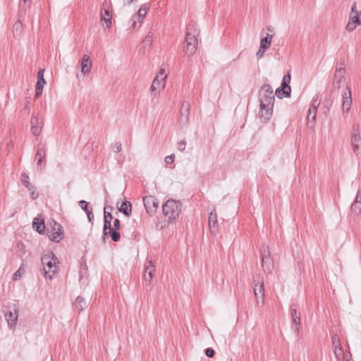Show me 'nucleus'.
Returning <instances> with one entry per match:
<instances>
[{"instance_id":"nucleus-1","label":"nucleus","mask_w":361,"mask_h":361,"mask_svg":"<svg viewBox=\"0 0 361 361\" xmlns=\"http://www.w3.org/2000/svg\"><path fill=\"white\" fill-rule=\"evenodd\" d=\"M273 89L269 84L262 85L259 91V117L264 123H267L272 116L274 104Z\"/></svg>"},{"instance_id":"nucleus-2","label":"nucleus","mask_w":361,"mask_h":361,"mask_svg":"<svg viewBox=\"0 0 361 361\" xmlns=\"http://www.w3.org/2000/svg\"><path fill=\"white\" fill-rule=\"evenodd\" d=\"M41 261L44 277L51 280L59 271L60 263L59 259L52 252L48 251L42 255Z\"/></svg>"},{"instance_id":"nucleus-3","label":"nucleus","mask_w":361,"mask_h":361,"mask_svg":"<svg viewBox=\"0 0 361 361\" xmlns=\"http://www.w3.org/2000/svg\"><path fill=\"white\" fill-rule=\"evenodd\" d=\"M199 31L193 26L188 28L184 42L183 50L186 55H193L197 49V37Z\"/></svg>"},{"instance_id":"nucleus-4","label":"nucleus","mask_w":361,"mask_h":361,"mask_svg":"<svg viewBox=\"0 0 361 361\" xmlns=\"http://www.w3.org/2000/svg\"><path fill=\"white\" fill-rule=\"evenodd\" d=\"M162 210L168 221L172 223L178 218L181 211V204L174 200H169L163 204Z\"/></svg>"},{"instance_id":"nucleus-5","label":"nucleus","mask_w":361,"mask_h":361,"mask_svg":"<svg viewBox=\"0 0 361 361\" xmlns=\"http://www.w3.org/2000/svg\"><path fill=\"white\" fill-rule=\"evenodd\" d=\"M113 8L111 1H104L100 11V23L103 29H110L112 26Z\"/></svg>"},{"instance_id":"nucleus-6","label":"nucleus","mask_w":361,"mask_h":361,"mask_svg":"<svg viewBox=\"0 0 361 361\" xmlns=\"http://www.w3.org/2000/svg\"><path fill=\"white\" fill-rule=\"evenodd\" d=\"M148 9L149 6L147 4L141 6L137 12L135 13L130 19L129 29L131 30H136L141 27L142 21L147 13Z\"/></svg>"},{"instance_id":"nucleus-7","label":"nucleus","mask_w":361,"mask_h":361,"mask_svg":"<svg viewBox=\"0 0 361 361\" xmlns=\"http://www.w3.org/2000/svg\"><path fill=\"white\" fill-rule=\"evenodd\" d=\"M321 99L319 98L318 95H315L312 100V103L308 111V114L307 117V126L310 128H313L314 127V124L317 118V112L319 106L320 105Z\"/></svg>"},{"instance_id":"nucleus-8","label":"nucleus","mask_w":361,"mask_h":361,"mask_svg":"<svg viewBox=\"0 0 361 361\" xmlns=\"http://www.w3.org/2000/svg\"><path fill=\"white\" fill-rule=\"evenodd\" d=\"M361 24V10L357 11L356 4L354 3L351 7V11L349 16V22L348 23L345 29L351 32L354 30L357 25Z\"/></svg>"},{"instance_id":"nucleus-9","label":"nucleus","mask_w":361,"mask_h":361,"mask_svg":"<svg viewBox=\"0 0 361 361\" xmlns=\"http://www.w3.org/2000/svg\"><path fill=\"white\" fill-rule=\"evenodd\" d=\"M110 219H108V216L106 214V212L104 210V229L103 234L104 236L107 235L109 229V233L113 241L118 242L120 240L121 235L120 233L114 230V228L111 227V221L112 219V215L109 214Z\"/></svg>"},{"instance_id":"nucleus-10","label":"nucleus","mask_w":361,"mask_h":361,"mask_svg":"<svg viewBox=\"0 0 361 361\" xmlns=\"http://www.w3.org/2000/svg\"><path fill=\"white\" fill-rule=\"evenodd\" d=\"M143 204L148 214L154 215L159 207L158 200L152 195L143 197Z\"/></svg>"},{"instance_id":"nucleus-11","label":"nucleus","mask_w":361,"mask_h":361,"mask_svg":"<svg viewBox=\"0 0 361 361\" xmlns=\"http://www.w3.org/2000/svg\"><path fill=\"white\" fill-rule=\"evenodd\" d=\"M290 81V76L288 73L283 76L281 87L276 90L275 94L279 98L290 96L291 91L290 87L288 85Z\"/></svg>"},{"instance_id":"nucleus-12","label":"nucleus","mask_w":361,"mask_h":361,"mask_svg":"<svg viewBox=\"0 0 361 361\" xmlns=\"http://www.w3.org/2000/svg\"><path fill=\"white\" fill-rule=\"evenodd\" d=\"M262 265L264 271H270L273 267V261L270 258L269 247L264 245L261 248Z\"/></svg>"},{"instance_id":"nucleus-13","label":"nucleus","mask_w":361,"mask_h":361,"mask_svg":"<svg viewBox=\"0 0 361 361\" xmlns=\"http://www.w3.org/2000/svg\"><path fill=\"white\" fill-rule=\"evenodd\" d=\"M253 292L255 298H264V280L259 275L253 277Z\"/></svg>"},{"instance_id":"nucleus-14","label":"nucleus","mask_w":361,"mask_h":361,"mask_svg":"<svg viewBox=\"0 0 361 361\" xmlns=\"http://www.w3.org/2000/svg\"><path fill=\"white\" fill-rule=\"evenodd\" d=\"M4 316L8 326L11 328L14 327L18 320V309L16 305H13L8 310H4Z\"/></svg>"},{"instance_id":"nucleus-15","label":"nucleus","mask_w":361,"mask_h":361,"mask_svg":"<svg viewBox=\"0 0 361 361\" xmlns=\"http://www.w3.org/2000/svg\"><path fill=\"white\" fill-rule=\"evenodd\" d=\"M291 329L295 333V334L299 336L300 335V329L301 327L300 323V313L298 312L296 309L291 310Z\"/></svg>"},{"instance_id":"nucleus-16","label":"nucleus","mask_w":361,"mask_h":361,"mask_svg":"<svg viewBox=\"0 0 361 361\" xmlns=\"http://www.w3.org/2000/svg\"><path fill=\"white\" fill-rule=\"evenodd\" d=\"M267 30L270 33H266L265 36H264L263 32H262L260 34L261 40H260V46H259L260 47H262L266 50H267L270 47L271 44V40L273 39L274 34L273 27H268L267 28Z\"/></svg>"},{"instance_id":"nucleus-17","label":"nucleus","mask_w":361,"mask_h":361,"mask_svg":"<svg viewBox=\"0 0 361 361\" xmlns=\"http://www.w3.org/2000/svg\"><path fill=\"white\" fill-rule=\"evenodd\" d=\"M61 230V226L59 224L54 222V225L51 228V231H49L50 233V240L56 243L61 240L63 238V233Z\"/></svg>"},{"instance_id":"nucleus-18","label":"nucleus","mask_w":361,"mask_h":361,"mask_svg":"<svg viewBox=\"0 0 361 361\" xmlns=\"http://www.w3.org/2000/svg\"><path fill=\"white\" fill-rule=\"evenodd\" d=\"M350 142L353 152L357 154L359 153L361 142V137L357 128H353L351 133Z\"/></svg>"},{"instance_id":"nucleus-19","label":"nucleus","mask_w":361,"mask_h":361,"mask_svg":"<svg viewBox=\"0 0 361 361\" xmlns=\"http://www.w3.org/2000/svg\"><path fill=\"white\" fill-rule=\"evenodd\" d=\"M92 61L88 54H83L80 61L81 74L84 76L87 75L92 69Z\"/></svg>"},{"instance_id":"nucleus-20","label":"nucleus","mask_w":361,"mask_h":361,"mask_svg":"<svg viewBox=\"0 0 361 361\" xmlns=\"http://www.w3.org/2000/svg\"><path fill=\"white\" fill-rule=\"evenodd\" d=\"M166 85V80L155 77L154 79L152 85L150 87V91L152 94L157 97V94L160 92L161 90H163Z\"/></svg>"},{"instance_id":"nucleus-21","label":"nucleus","mask_w":361,"mask_h":361,"mask_svg":"<svg viewBox=\"0 0 361 361\" xmlns=\"http://www.w3.org/2000/svg\"><path fill=\"white\" fill-rule=\"evenodd\" d=\"M348 91L342 94L343 99V114H348L352 105L351 90L349 87H347Z\"/></svg>"},{"instance_id":"nucleus-22","label":"nucleus","mask_w":361,"mask_h":361,"mask_svg":"<svg viewBox=\"0 0 361 361\" xmlns=\"http://www.w3.org/2000/svg\"><path fill=\"white\" fill-rule=\"evenodd\" d=\"M31 131L34 135H39L42 128V120L38 116H32L31 118Z\"/></svg>"},{"instance_id":"nucleus-23","label":"nucleus","mask_w":361,"mask_h":361,"mask_svg":"<svg viewBox=\"0 0 361 361\" xmlns=\"http://www.w3.org/2000/svg\"><path fill=\"white\" fill-rule=\"evenodd\" d=\"M155 271L154 265L152 260H149L145 267L144 279L149 284L151 283Z\"/></svg>"},{"instance_id":"nucleus-24","label":"nucleus","mask_w":361,"mask_h":361,"mask_svg":"<svg viewBox=\"0 0 361 361\" xmlns=\"http://www.w3.org/2000/svg\"><path fill=\"white\" fill-rule=\"evenodd\" d=\"M45 83L46 81L44 79V70L40 69L37 73V82L36 84L35 97H39L42 94V90Z\"/></svg>"},{"instance_id":"nucleus-25","label":"nucleus","mask_w":361,"mask_h":361,"mask_svg":"<svg viewBox=\"0 0 361 361\" xmlns=\"http://www.w3.org/2000/svg\"><path fill=\"white\" fill-rule=\"evenodd\" d=\"M334 353L337 359L342 354V347L341 345L340 339L337 334H334L331 338Z\"/></svg>"},{"instance_id":"nucleus-26","label":"nucleus","mask_w":361,"mask_h":361,"mask_svg":"<svg viewBox=\"0 0 361 361\" xmlns=\"http://www.w3.org/2000/svg\"><path fill=\"white\" fill-rule=\"evenodd\" d=\"M345 77V69L340 68H337L335 75H334V86L336 88H340L341 83L343 82V80H344Z\"/></svg>"},{"instance_id":"nucleus-27","label":"nucleus","mask_w":361,"mask_h":361,"mask_svg":"<svg viewBox=\"0 0 361 361\" xmlns=\"http://www.w3.org/2000/svg\"><path fill=\"white\" fill-rule=\"evenodd\" d=\"M46 157V149L44 145H42L38 147L35 160L37 161V165L38 166H41L42 165L43 161L45 160Z\"/></svg>"},{"instance_id":"nucleus-28","label":"nucleus","mask_w":361,"mask_h":361,"mask_svg":"<svg viewBox=\"0 0 361 361\" xmlns=\"http://www.w3.org/2000/svg\"><path fill=\"white\" fill-rule=\"evenodd\" d=\"M32 227L39 233H42L45 229L44 221H39L37 218H35L32 222Z\"/></svg>"},{"instance_id":"nucleus-29","label":"nucleus","mask_w":361,"mask_h":361,"mask_svg":"<svg viewBox=\"0 0 361 361\" xmlns=\"http://www.w3.org/2000/svg\"><path fill=\"white\" fill-rule=\"evenodd\" d=\"M119 211L126 216H129L132 212V204L129 201L123 202L119 208Z\"/></svg>"},{"instance_id":"nucleus-30","label":"nucleus","mask_w":361,"mask_h":361,"mask_svg":"<svg viewBox=\"0 0 361 361\" xmlns=\"http://www.w3.org/2000/svg\"><path fill=\"white\" fill-rule=\"evenodd\" d=\"M74 307L79 312H81L83 309H85L87 307V302L83 298L78 296L76 298Z\"/></svg>"},{"instance_id":"nucleus-31","label":"nucleus","mask_w":361,"mask_h":361,"mask_svg":"<svg viewBox=\"0 0 361 361\" xmlns=\"http://www.w3.org/2000/svg\"><path fill=\"white\" fill-rule=\"evenodd\" d=\"M190 110V104L187 102H183L181 104L180 114L182 118L185 117V121H188Z\"/></svg>"},{"instance_id":"nucleus-32","label":"nucleus","mask_w":361,"mask_h":361,"mask_svg":"<svg viewBox=\"0 0 361 361\" xmlns=\"http://www.w3.org/2000/svg\"><path fill=\"white\" fill-rule=\"evenodd\" d=\"M209 225L210 228H215L217 225V215L216 214L215 209L210 212L209 216Z\"/></svg>"},{"instance_id":"nucleus-33","label":"nucleus","mask_w":361,"mask_h":361,"mask_svg":"<svg viewBox=\"0 0 361 361\" xmlns=\"http://www.w3.org/2000/svg\"><path fill=\"white\" fill-rule=\"evenodd\" d=\"M350 210L355 215H359L361 213V203H359L358 201L353 202L351 204Z\"/></svg>"},{"instance_id":"nucleus-34","label":"nucleus","mask_w":361,"mask_h":361,"mask_svg":"<svg viewBox=\"0 0 361 361\" xmlns=\"http://www.w3.org/2000/svg\"><path fill=\"white\" fill-rule=\"evenodd\" d=\"M28 191L30 192V196L32 200H35L37 198L39 194L36 191V187L32 184H30L25 187Z\"/></svg>"},{"instance_id":"nucleus-35","label":"nucleus","mask_w":361,"mask_h":361,"mask_svg":"<svg viewBox=\"0 0 361 361\" xmlns=\"http://www.w3.org/2000/svg\"><path fill=\"white\" fill-rule=\"evenodd\" d=\"M22 31V23L20 21L15 23L13 25V35L15 37L19 36Z\"/></svg>"},{"instance_id":"nucleus-36","label":"nucleus","mask_w":361,"mask_h":361,"mask_svg":"<svg viewBox=\"0 0 361 361\" xmlns=\"http://www.w3.org/2000/svg\"><path fill=\"white\" fill-rule=\"evenodd\" d=\"M153 36L154 34L152 31L148 32L142 42L145 45L150 46L153 41Z\"/></svg>"},{"instance_id":"nucleus-37","label":"nucleus","mask_w":361,"mask_h":361,"mask_svg":"<svg viewBox=\"0 0 361 361\" xmlns=\"http://www.w3.org/2000/svg\"><path fill=\"white\" fill-rule=\"evenodd\" d=\"M20 180L25 187L30 184L29 181V176L27 173H23L21 175Z\"/></svg>"},{"instance_id":"nucleus-38","label":"nucleus","mask_w":361,"mask_h":361,"mask_svg":"<svg viewBox=\"0 0 361 361\" xmlns=\"http://www.w3.org/2000/svg\"><path fill=\"white\" fill-rule=\"evenodd\" d=\"M88 202H87L85 200H80L79 202V205L80 206L81 209L84 210L85 212L90 211V209H88Z\"/></svg>"},{"instance_id":"nucleus-39","label":"nucleus","mask_w":361,"mask_h":361,"mask_svg":"<svg viewBox=\"0 0 361 361\" xmlns=\"http://www.w3.org/2000/svg\"><path fill=\"white\" fill-rule=\"evenodd\" d=\"M114 152L118 153L122 150V145L120 142H116L113 147Z\"/></svg>"},{"instance_id":"nucleus-40","label":"nucleus","mask_w":361,"mask_h":361,"mask_svg":"<svg viewBox=\"0 0 361 361\" xmlns=\"http://www.w3.org/2000/svg\"><path fill=\"white\" fill-rule=\"evenodd\" d=\"M186 147V142L185 140L180 141L177 144V148L178 150L183 152Z\"/></svg>"},{"instance_id":"nucleus-41","label":"nucleus","mask_w":361,"mask_h":361,"mask_svg":"<svg viewBox=\"0 0 361 361\" xmlns=\"http://www.w3.org/2000/svg\"><path fill=\"white\" fill-rule=\"evenodd\" d=\"M174 154H171L165 157L164 161L167 164H171L174 161Z\"/></svg>"},{"instance_id":"nucleus-42","label":"nucleus","mask_w":361,"mask_h":361,"mask_svg":"<svg viewBox=\"0 0 361 361\" xmlns=\"http://www.w3.org/2000/svg\"><path fill=\"white\" fill-rule=\"evenodd\" d=\"M156 77L166 80L167 75L165 73V70L164 68L160 69L158 73L157 74Z\"/></svg>"},{"instance_id":"nucleus-43","label":"nucleus","mask_w":361,"mask_h":361,"mask_svg":"<svg viewBox=\"0 0 361 361\" xmlns=\"http://www.w3.org/2000/svg\"><path fill=\"white\" fill-rule=\"evenodd\" d=\"M266 51H267L266 49L259 47V50L257 51V52L256 54L257 57L258 59L262 58L264 56Z\"/></svg>"},{"instance_id":"nucleus-44","label":"nucleus","mask_w":361,"mask_h":361,"mask_svg":"<svg viewBox=\"0 0 361 361\" xmlns=\"http://www.w3.org/2000/svg\"><path fill=\"white\" fill-rule=\"evenodd\" d=\"M205 354L207 357H212L214 355V350L211 348H208L205 350Z\"/></svg>"},{"instance_id":"nucleus-45","label":"nucleus","mask_w":361,"mask_h":361,"mask_svg":"<svg viewBox=\"0 0 361 361\" xmlns=\"http://www.w3.org/2000/svg\"><path fill=\"white\" fill-rule=\"evenodd\" d=\"M21 277L20 269L17 270L13 275V280L17 281Z\"/></svg>"},{"instance_id":"nucleus-46","label":"nucleus","mask_w":361,"mask_h":361,"mask_svg":"<svg viewBox=\"0 0 361 361\" xmlns=\"http://www.w3.org/2000/svg\"><path fill=\"white\" fill-rule=\"evenodd\" d=\"M114 230L116 231V230H118L120 228V221L118 219H116L114 221Z\"/></svg>"},{"instance_id":"nucleus-47","label":"nucleus","mask_w":361,"mask_h":361,"mask_svg":"<svg viewBox=\"0 0 361 361\" xmlns=\"http://www.w3.org/2000/svg\"><path fill=\"white\" fill-rule=\"evenodd\" d=\"M257 300V305H263L264 304V298H255Z\"/></svg>"},{"instance_id":"nucleus-48","label":"nucleus","mask_w":361,"mask_h":361,"mask_svg":"<svg viewBox=\"0 0 361 361\" xmlns=\"http://www.w3.org/2000/svg\"><path fill=\"white\" fill-rule=\"evenodd\" d=\"M87 216V219L89 220V221H92V219L94 217V215L92 214V209L90 210V211H87V212H85Z\"/></svg>"},{"instance_id":"nucleus-49","label":"nucleus","mask_w":361,"mask_h":361,"mask_svg":"<svg viewBox=\"0 0 361 361\" xmlns=\"http://www.w3.org/2000/svg\"><path fill=\"white\" fill-rule=\"evenodd\" d=\"M358 201L359 203H361V195L360 194V190L357 192L355 200L354 202Z\"/></svg>"},{"instance_id":"nucleus-50","label":"nucleus","mask_w":361,"mask_h":361,"mask_svg":"<svg viewBox=\"0 0 361 361\" xmlns=\"http://www.w3.org/2000/svg\"><path fill=\"white\" fill-rule=\"evenodd\" d=\"M344 358L346 359V361H353L351 358L348 359V355H344Z\"/></svg>"},{"instance_id":"nucleus-51","label":"nucleus","mask_w":361,"mask_h":361,"mask_svg":"<svg viewBox=\"0 0 361 361\" xmlns=\"http://www.w3.org/2000/svg\"><path fill=\"white\" fill-rule=\"evenodd\" d=\"M109 213H106V214H107V216H108V219H110V217H109Z\"/></svg>"}]
</instances>
